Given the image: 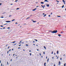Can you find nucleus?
<instances>
[{
	"label": "nucleus",
	"mask_w": 66,
	"mask_h": 66,
	"mask_svg": "<svg viewBox=\"0 0 66 66\" xmlns=\"http://www.w3.org/2000/svg\"><path fill=\"white\" fill-rule=\"evenodd\" d=\"M51 33H56L57 32V30H54L53 31H51Z\"/></svg>",
	"instance_id": "nucleus-1"
},
{
	"label": "nucleus",
	"mask_w": 66,
	"mask_h": 66,
	"mask_svg": "<svg viewBox=\"0 0 66 66\" xmlns=\"http://www.w3.org/2000/svg\"><path fill=\"white\" fill-rule=\"evenodd\" d=\"M60 65H61V62H60V61H59V65L60 66Z\"/></svg>",
	"instance_id": "nucleus-2"
},
{
	"label": "nucleus",
	"mask_w": 66,
	"mask_h": 66,
	"mask_svg": "<svg viewBox=\"0 0 66 66\" xmlns=\"http://www.w3.org/2000/svg\"><path fill=\"white\" fill-rule=\"evenodd\" d=\"M36 10V8H35V9H34L32 10V11H35V10Z\"/></svg>",
	"instance_id": "nucleus-3"
},
{
	"label": "nucleus",
	"mask_w": 66,
	"mask_h": 66,
	"mask_svg": "<svg viewBox=\"0 0 66 66\" xmlns=\"http://www.w3.org/2000/svg\"><path fill=\"white\" fill-rule=\"evenodd\" d=\"M6 22H11V21H6Z\"/></svg>",
	"instance_id": "nucleus-4"
},
{
	"label": "nucleus",
	"mask_w": 66,
	"mask_h": 66,
	"mask_svg": "<svg viewBox=\"0 0 66 66\" xmlns=\"http://www.w3.org/2000/svg\"><path fill=\"white\" fill-rule=\"evenodd\" d=\"M46 6H47V7H49V4H47L46 5Z\"/></svg>",
	"instance_id": "nucleus-5"
},
{
	"label": "nucleus",
	"mask_w": 66,
	"mask_h": 66,
	"mask_svg": "<svg viewBox=\"0 0 66 66\" xmlns=\"http://www.w3.org/2000/svg\"><path fill=\"white\" fill-rule=\"evenodd\" d=\"M36 22V21H32V22Z\"/></svg>",
	"instance_id": "nucleus-6"
},
{
	"label": "nucleus",
	"mask_w": 66,
	"mask_h": 66,
	"mask_svg": "<svg viewBox=\"0 0 66 66\" xmlns=\"http://www.w3.org/2000/svg\"><path fill=\"white\" fill-rule=\"evenodd\" d=\"M58 36H59V37H60V36H61V35L60 34H58Z\"/></svg>",
	"instance_id": "nucleus-7"
},
{
	"label": "nucleus",
	"mask_w": 66,
	"mask_h": 66,
	"mask_svg": "<svg viewBox=\"0 0 66 66\" xmlns=\"http://www.w3.org/2000/svg\"><path fill=\"white\" fill-rule=\"evenodd\" d=\"M16 43V42L14 41L13 42H12L11 43Z\"/></svg>",
	"instance_id": "nucleus-8"
},
{
	"label": "nucleus",
	"mask_w": 66,
	"mask_h": 66,
	"mask_svg": "<svg viewBox=\"0 0 66 66\" xmlns=\"http://www.w3.org/2000/svg\"><path fill=\"white\" fill-rule=\"evenodd\" d=\"M57 54H59V51H57Z\"/></svg>",
	"instance_id": "nucleus-9"
},
{
	"label": "nucleus",
	"mask_w": 66,
	"mask_h": 66,
	"mask_svg": "<svg viewBox=\"0 0 66 66\" xmlns=\"http://www.w3.org/2000/svg\"><path fill=\"white\" fill-rule=\"evenodd\" d=\"M41 3V4H44V2H42Z\"/></svg>",
	"instance_id": "nucleus-10"
},
{
	"label": "nucleus",
	"mask_w": 66,
	"mask_h": 66,
	"mask_svg": "<svg viewBox=\"0 0 66 66\" xmlns=\"http://www.w3.org/2000/svg\"><path fill=\"white\" fill-rule=\"evenodd\" d=\"M46 15H47L46 14H45V15L43 16V17H45V16H46Z\"/></svg>",
	"instance_id": "nucleus-11"
},
{
	"label": "nucleus",
	"mask_w": 66,
	"mask_h": 66,
	"mask_svg": "<svg viewBox=\"0 0 66 66\" xmlns=\"http://www.w3.org/2000/svg\"><path fill=\"white\" fill-rule=\"evenodd\" d=\"M44 48L45 49H46V47L45 46L44 47Z\"/></svg>",
	"instance_id": "nucleus-12"
},
{
	"label": "nucleus",
	"mask_w": 66,
	"mask_h": 66,
	"mask_svg": "<svg viewBox=\"0 0 66 66\" xmlns=\"http://www.w3.org/2000/svg\"><path fill=\"white\" fill-rule=\"evenodd\" d=\"M62 1L63 2V3L65 2L64 1V0H63Z\"/></svg>",
	"instance_id": "nucleus-13"
},
{
	"label": "nucleus",
	"mask_w": 66,
	"mask_h": 66,
	"mask_svg": "<svg viewBox=\"0 0 66 66\" xmlns=\"http://www.w3.org/2000/svg\"><path fill=\"white\" fill-rule=\"evenodd\" d=\"M57 17H61V16L59 15H57Z\"/></svg>",
	"instance_id": "nucleus-14"
},
{
	"label": "nucleus",
	"mask_w": 66,
	"mask_h": 66,
	"mask_svg": "<svg viewBox=\"0 0 66 66\" xmlns=\"http://www.w3.org/2000/svg\"><path fill=\"white\" fill-rule=\"evenodd\" d=\"M14 20H15V19H13L12 20V21H14Z\"/></svg>",
	"instance_id": "nucleus-15"
},
{
	"label": "nucleus",
	"mask_w": 66,
	"mask_h": 66,
	"mask_svg": "<svg viewBox=\"0 0 66 66\" xmlns=\"http://www.w3.org/2000/svg\"><path fill=\"white\" fill-rule=\"evenodd\" d=\"M44 66H46V62H45V63H44Z\"/></svg>",
	"instance_id": "nucleus-16"
},
{
	"label": "nucleus",
	"mask_w": 66,
	"mask_h": 66,
	"mask_svg": "<svg viewBox=\"0 0 66 66\" xmlns=\"http://www.w3.org/2000/svg\"><path fill=\"white\" fill-rule=\"evenodd\" d=\"M47 1H48V0H45L44 1V2H46V1L47 2Z\"/></svg>",
	"instance_id": "nucleus-17"
},
{
	"label": "nucleus",
	"mask_w": 66,
	"mask_h": 66,
	"mask_svg": "<svg viewBox=\"0 0 66 66\" xmlns=\"http://www.w3.org/2000/svg\"><path fill=\"white\" fill-rule=\"evenodd\" d=\"M35 40L36 41V42H37V40H36V39H35Z\"/></svg>",
	"instance_id": "nucleus-18"
},
{
	"label": "nucleus",
	"mask_w": 66,
	"mask_h": 66,
	"mask_svg": "<svg viewBox=\"0 0 66 66\" xmlns=\"http://www.w3.org/2000/svg\"><path fill=\"white\" fill-rule=\"evenodd\" d=\"M41 6H42V7H43V8H44V6H42V5H41Z\"/></svg>",
	"instance_id": "nucleus-19"
},
{
	"label": "nucleus",
	"mask_w": 66,
	"mask_h": 66,
	"mask_svg": "<svg viewBox=\"0 0 66 66\" xmlns=\"http://www.w3.org/2000/svg\"><path fill=\"white\" fill-rule=\"evenodd\" d=\"M7 29H10V27H9L7 28Z\"/></svg>",
	"instance_id": "nucleus-20"
},
{
	"label": "nucleus",
	"mask_w": 66,
	"mask_h": 66,
	"mask_svg": "<svg viewBox=\"0 0 66 66\" xmlns=\"http://www.w3.org/2000/svg\"><path fill=\"white\" fill-rule=\"evenodd\" d=\"M26 46H28L29 45L28 44H26Z\"/></svg>",
	"instance_id": "nucleus-21"
},
{
	"label": "nucleus",
	"mask_w": 66,
	"mask_h": 66,
	"mask_svg": "<svg viewBox=\"0 0 66 66\" xmlns=\"http://www.w3.org/2000/svg\"><path fill=\"white\" fill-rule=\"evenodd\" d=\"M64 5H63L62 6V8H63V7H64Z\"/></svg>",
	"instance_id": "nucleus-22"
},
{
	"label": "nucleus",
	"mask_w": 66,
	"mask_h": 66,
	"mask_svg": "<svg viewBox=\"0 0 66 66\" xmlns=\"http://www.w3.org/2000/svg\"><path fill=\"white\" fill-rule=\"evenodd\" d=\"M1 18H4V17H1Z\"/></svg>",
	"instance_id": "nucleus-23"
},
{
	"label": "nucleus",
	"mask_w": 66,
	"mask_h": 66,
	"mask_svg": "<svg viewBox=\"0 0 66 66\" xmlns=\"http://www.w3.org/2000/svg\"><path fill=\"white\" fill-rule=\"evenodd\" d=\"M6 24H8L6 23V24H4V25H6Z\"/></svg>",
	"instance_id": "nucleus-24"
},
{
	"label": "nucleus",
	"mask_w": 66,
	"mask_h": 66,
	"mask_svg": "<svg viewBox=\"0 0 66 66\" xmlns=\"http://www.w3.org/2000/svg\"><path fill=\"white\" fill-rule=\"evenodd\" d=\"M48 61H49V58L48 59L47 61V62H48Z\"/></svg>",
	"instance_id": "nucleus-25"
},
{
	"label": "nucleus",
	"mask_w": 66,
	"mask_h": 66,
	"mask_svg": "<svg viewBox=\"0 0 66 66\" xmlns=\"http://www.w3.org/2000/svg\"><path fill=\"white\" fill-rule=\"evenodd\" d=\"M64 66H66V63H65L64 65Z\"/></svg>",
	"instance_id": "nucleus-26"
},
{
	"label": "nucleus",
	"mask_w": 66,
	"mask_h": 66,
	"mask_svg": "<svg viewBox=\"0 0 66 66\" xmlns=\"http://www.w3.org/2000/svg\"><path fill=\"white\" fill-rule=\"evenodd\" d=\"M11 16H12V15H10L9 17H11Z\"/></svg>",
	"instance_id": "nucleus-27"
},
{
	"label": "nucleus",
	"mask_w": 66,
	"mask_h": 66,
	"mask_svg": "<svg viewBox=\"0 0 66 66\" xmlns=\"http://www.w3.org/2000/svg\"><path fill=\"white\" fill-rule=\"evenodd\" d=\"M1 27H3V26H2V25H1Z\"/></svg>",
	"instance_id": "nucleus-28"
},
{
	"label": "nucleus",
	"mask_w": 66,
	"mask_h": 66,
	"mask_svg": "<svg viewBox=\"0 0 66 66\" xmlns=\"http://www.w3.org/2000/svg\"><path fill=\"white\" fill-rule=\"evenodd\" d=\"M19 8H17V9H16V10H19Z\"/></svg>",
	"instance_id": "nucleus-29"
},
{
	"label": "nucleus",
	"mask_w": 66,
	"mask_h": 66,
	"mask_svg": "<svg viewBox=\"0 0 66 66\" xmlns=\"http://www.w3.org/2000/svg\"><path fill=\"white\" fill-rule=\"evenodd\" d=\"M17 1H18V0H16L15 1V2H17Z\"/></svg>",
	"instance_id": "nucleus-30"
},
{
	"label": "nucleus",
	"mask_w": 66,
	"mask_h": 66,
	"mask_svg": "<svg viewBox=\"0 0 66 66\" xmlns=\"http://www.w3.org/2000/svg\"><path fill=\"white\" fill-rule=\"evenodd\" d=\"M21 46V45L20 44V45H19V46Z\"/></svg>",
	"instance_id": "nucleus-31"
},
{
	"label": "nucleus",
	"mask_w": 66,
	"mask_h": 66,
	"mask_svg": "<svg viewBox=\"0 0 66 66\" xmlns=\"http://www.w3.org/2000/svg\"><path fill=\"white\" fill-rule=\"evenodd\" d=\"M21 43H21V42H20V43H19V44H20Z\"/></svg>",
	"instance_id": "nucleus-32"
},
{
	"label": "nucleus",
	"mask_w": 66,
	"mask_h": 66,
	"mask_svg": "<svg viewBox=\"0 0 66 66\" xmlns=\"http://www.w3.org/2000/svg\"><path fill=\"white\" fill-rule=\"evenodd\" d=\"M56 1H57V2H59V1H57V0Z\"/></svg>",
	"instance_id": "nucleus-33"
},
{
	"label": "nucleus",
	"mask_w": 66,
	"mask_h": 66,
	"mask_svg": "<svg viewBox=\"0 0 66 66\" xmlns=\"http://www.w3.org/2000/svg\"><path fill=\"white\" fill-rule=\"evenodd\" d=\"M45 13H43V15H45Z\"/></svg>",
	"instance_id": "nucleus-34"
},
{
	"label": "nucleus",
	"mask_w": 66,
	"mask_h": 66,
	"mask_svg": "<svg viewBox=\"0 0 66 66\" xmlns=\"http://www.w3.org/2000/svg\"><path fill=\"white\" fill-rule=\"evenodd\" d=\"M59 58V56H58L57 58V59H58V58Z\"/></svg>",
	"instance_id": "nucleus-35"
},
{
	"label": "nucleus",
	"mask_w": 66,
	"mask_h": 66,
	"mask_svg": "<svg viewBox=\"0 0 66 66\" xmlns=\"http://www.w3.org/2000/svg\"><path fill=\"white\" fill-rule=\"evenodd\" d=\"M7 53L8 54L9 53V51H8L7 52Z\"/></svg>",
	"instance_id": "nucleus-36"
},
{
	"label": "nucleus",
	"mask_w": 66,
	"mask_h": 66,
	"mask_svg": "<svg viewBox=\"0 0 66 66\" xmlns=\"http://www.w3.org/2000/svg\"><path fill=\"white\" fill-rule=\"evenodd\" d=\"M53 51L52 52V54H53Z\"/></svg>",
	"instance_id": "nucleus-37"
},
{
	"label": "nucleus",
	"mask_w": 66,
	"mask_h": 66,
	"mask_svg": "<svg viewBox=\"0 0 66 66\" xmlns=\"http://www.w3.org/2000/svg\"><path fill=\"white\" fill-rule=\"evenodd\" d=\"M64 4H65V2H64Z\"/></svg>",
	"instance_id": "nucleus-38"
},
{
	"label": "nucleus",
	"mask_w": 66,
	"mask_h": 66,
	"mask_svg": "<svg viewBox=\"0 0 66 66\" xmlns=\"http://www.w3.org/2000/svg\"><path fill=\"white\" fill-rule=\"evenodd\" d=\"M18 49H20V47H18Z\"/></svg>",
	"instance_id": "nucleus-39"
},
{
	"label": "nucleus",
	"mask_w": 66,
	"mask_h": 66,
	"mask_svg": "<svg viewBox=\"0 0 66 66\" xmlns=\"http://www.w3.org/2000/svg\"><path fill=\"white\" fill-rule=\"evenodd\" d=\"M30 54V56L31 55V53Z\"/></svg>",
	"instance_id": "nucleus-40"
},
{
	"label": "nucleus",
	"mask_w": 66,
	"mask_h": 66,
	"mask_svg": "<svg viewBox=\"0 0 66 66\" xmlns=\"http://www.w3.org/2000/svg\"><path fill=\"white\" fill-rule=\"evenodd\" d=\"M2 4V3H0V5H1Z\"/></svg>",
	"instance_id": "nucleus-41"
},
{
	"label": "nucleus",
	"mask_w": 66,
	"mask_h": 66,
	"mask_svg": "<svg viewBox=\"0 0 66 66\" xmlns=\"http://www.w3.org/2000/svg\"><path fill=\"white\" fill-rule=\"evenodd\" d=\"M43 53H44V54H45V52H43Z\"/></svg>",
	"instance_id": "nucleus-42"
},
{
	"label": "nucleus",
	"mask_w": 66,
	"mask_h": 66,
	"mask_svg": "<svg viewBox=\"0 0 66 66\" xmlns=\"http://www.w3.org/2000/svg\"><path fill=\"white\" fill-rule=\"evenodd\" d=\"M48 16H49V17H50L51 16H50V15H48Z\"/></svg>",
	"instance_id": "nucleus-43"
},
{
	"label": "nucleus",
	"mask_w": 66,
	"mask_h": 66,
	"mask_svg": "<svg viewBox=\"0 0 66 66\" xmlns=\"http://www.w3.org/2000/svg\"><path fill=\"white\" fill-rule=\"evenodd\" d=\"M10 48V46H9L8 48V49H9V48Z\"/></svg>",
	"instance_id": "nucleus-44"
},
{
	"label": "nucleus",
	"mask_w": 66,
	"mask_h": 66,
	"mask_svg": "<svg viewBox=\"0 0 66 66\" xmlns=\"http://www.w3.org/2000/svg\"><path fill=\"white\" fill-rule=\"evenodd\" d=\"M16 45V44H15L14 45V46H15Z\"/></svg>",
	"instance_id": "nucleus-45"
},
{
	"label": "nucleus",
	"mask_w": 66,
	"mask_h": 66,
	"mask_svg": "<svg viewBox=\"0 0 66 66\" xmlns=\"http://www.w3.org/2000/svg\"><path fill=\"white\" fill-rule=\"evenodd\" d=\"M60 60H62V58H60Z\"/></svg>",
	"instance_id": "nucleus-46"
},
{
	"label": "nucleus",
	"mask_w": 66,
	"mask_h": 66,
	"mask_svg": "<svg viewBox=\"0 0 66 66\" xmlns=\"http://www.w3.org/2000/svg\"><path fill=\"white\" fill-rule=\"evenodd\" d=\"M51 15H52V13H51Z\"/></svg>",
	"instance_id": "nucleus-47"
},
{
	"label": "nucleus",
	"mask_w": 66,
	"mask_h": 66,
	"mask_svg": "<svg viewBox=\"0 0 66 66\" xmlns=\"http://www.w3.org/2000/svg\"><path fill=\"white\" fill-rule=\"evenodd\" d=\"M5 28L4 27L3 28V29H5Z\"/></svg>",
	"instance_id": "nucleus-48"
},
{
	"label": "nucleus",
	"mask_w": 66,
	"mask_h": 66,
	"mask_svg": "<svg viewBox=\"0 0 66 66\" xmlns=\"http://www.w3.org/2000/svg\"><path fill=\"white\" fill-rule=\"evenodd\" d=\"M21 43L22 44H24V42H22Z\"/></svg>",
	"instance_id": "nucleus-49"
},
{
	"label": "nucleus",
	"mask_w": 66,
	"mask_h": 66,
	"mask_svg": "<svg viewBox=\"0 0 66 66\" xmlns=\"http://www.w3.org/2000/svg\"><path fill=\"white\" fill-rule=\"evenodd\" d=\"M32 20V21H34V20Z\"/></svg>",
	"instance_id": "nucleus-50"
},
{
	"label": "nucleus",
	"mask_w": 66,
	"mask_h": 66,
	"mask_svg": "<svg viewBox=\"0 0 66 66\" xmlns=\"http://www.w3.org/2000/svg\"><path fill=\"white\" fill-rule=\"evenodd\" d=\"M11 50L10 49V50H9V51H11Z\"/></svg>",
	"instance_id": "nucleus-51"
},
{
	"label": "nucleus",
	"mask_w": 66,
	"mask_h": 66,
	"mask_svg": "<svg viewBox=\"0 0 66 66\" xmlns=\"http://www.w3.org/2000/svg\"><path fill=\"white\" fill-rule=\"evenodd\" d=\"M17 23H15V24H17Z\"/></svg>",
	"instance_id": "nucleus-52"
},
{
	"label": "nucleus",
	"mask_w": 66,
	"mask_h": 66,
	"mask_svg": "<svg viewBox=\"0 0 66 66\" xmlns=\"http://www.w3.org/2000/svg\"><path fill=\"white\" fill-rule=\"evenodd\" d=\"M1 66H2V63L1 64Z\"/></svg>",
	"instance_id": "nucleus-53"
},
{
	"label": "nucleus",
	"mask_w": 66,
	"mask_h": 66,
	"mask_svg": "<svg viewBox=\"0 0 66 66\" xmlns=\"http://www.w3.org/2000/svg\"><path fill=\"white\" fill-rule=\"evenodd\" d=\"M22 41H20V42H22Z\"/></svg>",
	"instance_id": "nucleus-54"
},
{
	"label": "nucleus",
	"mask_w": 66,
	"mask_h": 66,
	"mask_svg": "<svg viewBox=\"0 0 66 66\" xmlns=\"http://www.w3.org/2000/svg\"><path fill=\"white\" fill-rule=\"evenodd\" d=\"M14 55H15V54H14L13 55V56H14Z\"/></svg>",
	"instance_id": "nucleus-55"
},
{
	"label": "nucleus",
	"mask_w": 66,
	"mask_h": 66,
	"mask_svg": "<svg viewBox=\"0 0 66 66\" xmlns=\"http://www.w3.org/2000/svg\"><path fill=\"white\" fill-rule=\"evenodd\" d=\"M2 29H3L2 28H0V29H1V30Z\"/></svg>",
	"instance_id": "nucleus-56"
},
{
	"label": "nucleus",
	"mask_w": 66,
	"mask_h": 66,
	"mask_svg": "<svg viewBox=\"0 0 66 66\" xmlns=\"http://www.w3.org/2000/svg\"><path fill=\"white\" fill-rule=\"evenodd\" d=\"M54 66H55V64H54Z\"/></svg>",
	"instance_id": "nucleus-57"
},
{
	"label": "nucleus",
	"mask_w": 66,
	"mask_h": 66,
	"mask_svg": "<svg viewBox=\"0 0 66 66\" xmlns=\"http://www.w3.org/2000/svg\"><path fill=\"white\" fill-rule=\"evenodd\" d=\"M23 51H25V50H23Z\"/></svg>",
	"instance_id": "nucleus-58"
},
{
	"label": "nucleus",
	"mask_w": 66,
	"mask_h": 66,
	"mask_svg": "<svg viewBox=\"0 0 66 66\" xmlns=\"http://www.w3.org/2000/svg\"><path fill=\"white\" fill-rule=\"evenodd\" d=\"M40 56L41 55V54H40Z\"/></svg>",
	"instance_id": "nucleus-59"
},
{
	"label": "nucleus",
	"mask_w": 66,
	"mask_h": 66,
	"mask_svg": "<svg viewBox=\"0 0 66 66\" xmlns=\"http://www.w3.org/2000/svg\"><path fill=\"white\" fill-rule=\"evenodd\" d=\"M65 54H64L63 56H65Z\"/></svg>",
	"instance_id": "nucleus-60"
},
{
	"label": "nucleus",
	"mask_w": 66,
	"mask_h": 66,
	"mask_svg": "<svg viewBox=\"0 0 66 66\" xmlns=\"http://www.w3.org/2000/svg\"><path fill=\"white\" fill-rule=\"evenodd\" d=\"M36 46H38V45H36Z\"/></svg>",
	"instance_id": "nucleus-61"
},
{
	"label": "nucleus",
	"mask_w": 66,
	"mask_h": 66,
	"mask_svg": "<svg viewBox=\"0 0 66 66\" xmlns=\"http://www.w3.org/2000/svg\"><path fill=\"white\" fill-rule=\"evenodd\" d=\"M33 45H34V46H35V44H33Z\"/></svg>",
	"instance_id": "nucleus-62"
},
{
	"label": "nucleus",
	"mask_w": 66,
	"mask_h": 66,
	"mask_svg": "<svg viewBox=\"0 0 66 66\" xmlns=\"http://www.w3.org/2000/svg\"><path fill=\"white\" fill-rule=\"evenodd\" d=\"M33 43H35V42H34V41H33Z\"/></svg>",
	"instance_id": "nucleus-63"
},
{
	"label": "nucleus",
	"mask_w": 66,
	"mask_h": 66,
	"mask_svg": "<svg viewBox=\"0 0 66 66\" xmlns=\"http://www.w3.org/2000/svg\"><path fill=\"white\" fill-rule=\"evenodd\" d=\"M31 50L29 51V52H31Z\"/></svg>",
	"instance_id": "nucleus-64"
}]
</instances>
